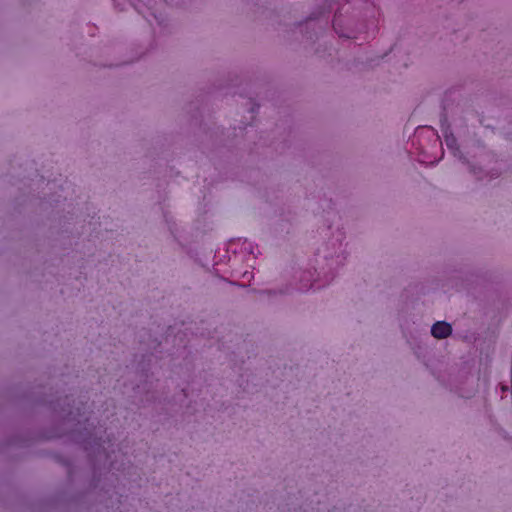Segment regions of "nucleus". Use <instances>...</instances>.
I'll return each mask as SVG.
<instances>
[{
  "label": "nucleus",
  "instance_id": "obj_1",
  "mask_svg": "<svg viewBox=\"0 0 512 512\" xmlns=\"http://www.w3.org/2000/svg\"><path fill=\"white\" fill-rule=\"evenodd\" d=\"M452 332L451 325L444 321H438L431 327V334L437 339H444Z\"/></svg>",
  "mask_w": 512,
  "mask_h": 512
},
{
  "label": "nucleus",
  "instance_id": "obj_2",
  "mask_svg": "<svg viewBox=\"0 0 512 512\" xmlns=\"http://www.w3.org/2000/svg\"><path fill=\"white\" fill-rule=\"evenodd\" d=\"M445 143L449 149L456 148V139L453 135H445Z\"/></svg>",
  "mask_w": 512,
  "mask_h": 512
},
{
  "label": "nucleus",
  "instance_id": "obj_3",
  "mask_svg": "<svg viewBox=\"0 0 512 512\" xmlns=\"http://www.w3.org/2000/svg\"><path fill=\"white\" fill-rule=\"evenodd\" d=\"M333 27L337 31V29H336V20L333 21Z\"/></svg>",
  "mask_w": 512,
  "mask_h": 512
}]
</instances>
